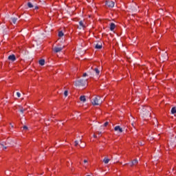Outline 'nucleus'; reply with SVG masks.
<instances>
[{"label": "nucleus", "mask_w": 176, "mask_h": 176, "mask_svg": "<svg viewBox=\"0 0 176 176\" xmlns=\"http://www.w3.org/2000/svg\"><path fill=\"white\" fill-rule=\"evenodd\" d=\"M100 100H101V98L100 96L96 97L91 101L92 104L93 105H100L101 104V102H102V101H100Z\"/></svg>", "instance_id": "obj_1"}, {"label": "nucleus", "mask_w": 176, "mask_h": 176, "mask_svg": "<svg viewBox=\"0 0 176 176\" xmlns=\"http://www.w3.org/2000/svg\"><path fill=\"white\" fill-rule=\"evenodd\" d=\"M106 6L107 8H113L115 6V2L112 1V0L106 1Z\"/></svg>", "instance_id": "obj_2"}, {"label": "nucleus", "mask_w": 176, "mask_h": 176, "mask_svg": "<svg viewBox=\"0 0 176 176\" xmlns=\"http://www.w3.org/2000/svg\"><path fill=\"white\" fill-rule=\"evenodd\" d=\"M115 131H119V133H123V129L120 127V126H116L114 128Z\"/></svg>", "instance_id": "obj_3"}, {"label": "nucleus", "mask_w": 176, "mask_h": 176, "mask_svg": "<svg viewBox=\"0 0 176 176\" xmlns=\"http://www.w3.org/2000/svg\"><path fill=\"white\" fill-rule=\"evenodd\" d=\"M8 60H10L11 61H16V56H14V54L10 55L8 56Z\"/></svg>", "instance_id": "obj_4"}, {"label": "nucleus", "mask_w": 176, "mask_h": 176, "mask_svg": "<svg viewBox=\"0 0 176 176\" xmlns=\"http://www.w3.org/2000/svg\"><path fill=\"white\" fill-rule=\"evenodd\" d=\"M116 28V25H115V23H111L110 24V30L113 31Z\"/></svg>", "instance_id": "obj_5"}, {"label": "nucleus", "mask_w": 176, "mask_h": 176, "mask_svg": "<svg viewBox=\"0 0 176 176\" xmlns=\"http://www.w3.org/2000/svg\"><path fill=\"white\" fill-rule=\"evenodd\" d=\"M63 50V47H55L54 48V52L55 53H58Z\"/></svg>", "instance_id": "obj_6"}, {"label": "nucleus", "mask_w": 176, "mask_h": 176, "mask_svg": "<svg viewBox=\"0 0 176 176\" xmlns=\"http://www.w3.org/2000/svg\"><path fill=\"white\" fill-rule=\"evenodd\" d=\"M96 134L98 135V138H100V137L102 136V132H100V131H96L95 132Z\"/></svg>", "instance_id": "obj_7"}, {"label": "nucleus", "mask_w": 176, "mask_h": 176, "mask_svg": "<svg viewBox=\"0 0 176 176\" xmlns=\"http://www.w3.org/2000/svg\"><path fill=\"white\" fill-rule=\"evenodd\" d=\"M79 24L80 25V27H82V28H86V25H85V23H83V21H80L79 22Z\"/></svg>", "instance_id": "obj_8"}, {"label": "nucleus", "mask_w": 176, "mask_h": 176, "mask_svg": "<svg viewBox=\"0 0 176 176\" xmlns=\"http://www.w3.org/2000/svg\"><path fill=\"white\" fill-rule=\"evenodd\" d=\"M80 100L82 101V102H85L86 101V97L85 96H82L80 97Z\"/></svg>", "instance_id": "obj_9"}, {"label": "nucleus", "mask_w": 176, "mask_h": 176, "mask_svg": "<svg viewBox=\"0 0 176 176\" xmlns=\"http://www.w3.org/2000/svg\"><path fill=\"white\" fill-rule=\"evenodd\" d=\"M138 164V161L137 160H134L132 161V166H137Z\"/></svg>", "instance_id": "obj_10"}, {"label": "nucleus", "mask_w": 176, "mask_h": 176, "mask_svg": "<svg viewBox=\"0 0 176 176\" xmlns=\"http://www.w3.org/2000/svg\"><path fill=\"white\" fill-rule=\"evenodd\" d=\"M110 160H111L110 159L104 158V159L103 160V162H104V163L105 164H108V163H109V161H110Z\"/></svg>", "instance_id": "obj_11"}, {"label": "nucleus", "mask_w": 176, "mask_h": 176, "mask_svg": "<svg viewBox=\"0 0 176 176\" xmlns=\"http://www.w3.org/2000/svg\"><path fill=\"white\" fill-rule=\"evenodd\" d=\"M38 63H39L40 65H43L45 64V59H41L38 61Z\"/></svg>", "instance_id": "obj_12"}, {"label": "nucleus", "mask_w": 176, "mask_h": 176, "mask_svg": "<svg viewBox=\"0 0 176 176\" xmlns=\"http://www.w3.org/2000/svg\"><path fill=\"white\" fill-rule=\"evenodd\" d=\"M94 71H95L96 75H100V69L98 68H95Z\"/></svg>", "instance_id": "obj_13"}, {"label": "nucleus", "mask_w": 176, "mask_h": 176, "mask_svg": "<svg viewBox=\"0 0 176 176\" xmlns=\"http://www.w3.org/2000/svg\"><path fill=\"white\" fill-rule=\"evenodd\" d=\"M96 49H102V45L96 44Z\"/></svg>", "instance_id": "obj_14"}, {"label": "nucleus", "mask_w": 176, "mask_h": 176, "mask_svg": "<svg viewBox=\"0 0 176 176\" xmlns=\"http://www.w3.org/2000/svg\"><path fill=\"white\" fill-rule=\"evenodd\" d=\"M81 144H79L80 148H85V146H86V143H82V142H80Z\"/></svg>", "instance_id": "obj_15"}, {"label": "nucleus", "mask_w": 176, "mask_h": 176, "mask_svg": "<svg viewBox=\"0 0 176 176\" xmlns=\"http://www.w3.org/2000/svg\"><path fill=\"white\" fill-rule=\"evenodd\" d=\"M171 113H176V107H173L171 109Z\"/></svg>", "instance_id": "obj_16"}, {"label": "nucleus", "mask_w": 176, "mask_h": 176, "mask_svg": "<svg viewBox=\"0 0 176 176\" xmlns=\"http://www.w3.org/2000/svg\"><path fill=\"white\" fill-rule=\"evenodd\" d=\"M28 8H34V6L32 5V3H31V2L28 3Z\"/></svg>", "instance_id": "obj_17"}, {"label": "nucleus", "mask_w": 176, "mask_h": 176, "mask_svg": "<svg viewBox=\"0 0 176 176\" xmlns=\"http://www.w3.org/2000/svg\"><path fill=\"white\" fill-rule=\"evenodd\" d=\"M58 36L61 37V36H64V33L63 32H58Z\"/></svg>", "instance_id": "obj_18"}, {"label": "nucleus", "mask_w": 176, "mask_h": 176, "mask_svg": "<svg viewBox=\"0 0 176 176\" xmlns=\"http://www.w3.org/2000/svg\"><path fill=\"white\" fill-rule=\"evenodd\" d=\"M16 21H17V19L16 18L12 19V23H14V24H16Z\"/></svg>", "instance_id": "obj_19"}, {"label": "nucleus", "mask_w": 176, "mask_h": 176, "mask_svg": "<svg viewBox=\"0 0 176 176\" xmlns=\"http://www.w3.org/2000/svg\"><path fill=\"white\" fill-rule=\"evenodd\" d=\"M64 96H65V97L68 96V91L66 90L64 91Z\"/></svg>", "instance_id": "obj_20"}, {"label": "nucleus", "mask_w": 176, "mask_h": 176, "mask_svg": "<svg viewBox=\"0 0 176 176\" xmlns=\"http://www.w3.org/2000/svg\"><path fill=\"white\" fill-rule=\"evenodd\" d=\"M94 138H98L97 133H96V132L94 134Z\"/></svg>", "instance_id": "obj_21"}, {"label": "nucleus", "mask_w": 176, "mask_h": 176, "mask_svg": "<svg viewBox=\"0 0 176 176\" xmlns=\"http://www.w3.org/2000/svg\"><path fill=\"white\" fill-rule=\"evenodd\" d=\"M16 96H17L19 98H20L21 96V94H20V92H17V93H16Z\"/></svg>", "instance_id": "obj_22"}, {"label": "nucleus", "mask_w": 176, "mask_h": 176, "mask_svg": "<svg viewBox=\"0 0 176 176\" xmlns=\"http://www.w3.org/2000/svg\"><path fill=\"white\" fill-rule=\"evenodd\" d=\"M108 124H109V122H106L104 124V127H107V126H108Z\"/></svg>", "instance_id": "obj_23"}, {"label": "nucleus", "mask_w": 176, "mask_h": 176, "mask_svg": "<svg viewBox=\"0 0 176 176\" xmlns=\"http://www.w3.org/2000/svg\"><path fill=\"white\" fill-rule=\"evenodd\" d=\"M74 145H75V146H78V145H79V143H78V142L77 141H76L75 142H74Z\"/></svg>", "instance_id": "obj_24"}, {"label": "nucleus", "mask_w": 176, "mask_h": 176, "mask_svg": "<svg viewBox=\"0 0 176 176\" xmlns=\"http://www.w3.org/2000/svg\"><path fill=\"white\" fill-rule=\"evenodd\" d=\"M82 76H83V77L87 76V74L84 73V74H82Z\"/></svg>", "instance_id": "obj_25"}, {"label": "nucleus", "mask_w": 176, "mask_h": 176, "mask_svg": "<svg viewBox=\"0 0 176 176\" xmlns=\"http://www.w3.org/2000/svg\"><path fill=\"white\" fill-rule=\"evenodd\" d=\"M84 163H87V160H85Z\"/></svg>", "instance_id": "obj_26"}, {"label": "nucleus", "mask_w": 176, "mask_h": 176, "mask_svg": "<svg viewBox=\"0 0 176 176\" xmlns=\"http://www.w3.org/2000/svg\"><path fill=\"white\" fill-rule=\"evenodd\" d=\"M23 129H28V128L26 126H24Z\"/></svg>", "instance_id": "obj_27"}, {"label": "nucleus", "mask_w": 176, "mask_h": 176, "mask_svg": "<svg viewBox=\"0 0 176 176\" xmlns=\"http://www.w3.org/2000/svg\"><path fill=\"white\" fill-rule=\"evenodd\" d=\"M78 82L79 83H82V80H80Z\"/></svg>", "instance_id": "obj_28"}, {"label": "nucleus", "mask_w": 176, "mask_h": 176, "mask_svg": "<svg viewBox=\"0 0 176 176\" xmlns=\"http://www.w3.org/2000/svg\"><path fill=\"white\" fill-rule=\"evenodd\" d=\"M35 9H38V7H36Z\"/></svg>", "instance_id": "obj_29"}]
</instances>
